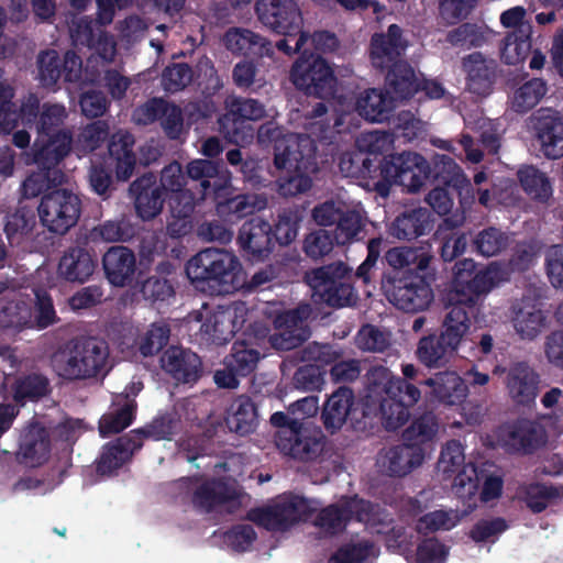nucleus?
<instances>
[{"mask_svg": "<svg viewBox=\"0 0 563 563\" xmlns=\"http://www.w3.org/2000/svg\"><path fill=\"white\" fill-rule=\"evenodd\" d=\"M311 309L308 305L299 306L295 310L282 311L277 303H264L250 310L244 302H232L217 308H202L190 314L188 322L191 329L198 327L201 340L222 344L230 341L233 335L246 323L266 319L274 323V333L268 336V342L276 350H291L300 345L309 338L306 320Z\"/></svg>", "mask_w": 563, "mask_h": 563, "instance_id": "1", "label": "nucleus"}, {"mask_svg": "<svg viewBox=\"0 0 563 563\" xmlns=\"http://www.w3.org/2000/svg\"><path fill=\"white\" fill-rule=\"evenodd\" d=\"M352 516L373 532L384 534L387 548L401 554L408 563H445L448 560L449 547L435 538L423 540L415 552L411 551V533L401 526H393L383 509L356 497L342 499L338 505L322 509L314 526L324 534H335L343 530Z\"/></svg>", "mask_w": 563, "mask_h": 563, "instance_id": "2", "label": "nucleus"}, {"mask_svg": "<svg viewBox=\"0 0 563 563\" xmlns=\"http://www.w3.org/2000/svg\"><path fill=\"white\" fill-rule=\"evenodd\" d=\"M406 48V42L401 38L400 29L391 24L387 34H375L371 42V60L376 68H386L393 65L387 75V92L372 88L360 93L355 110L361 117L372 122L386 120L397 102L412 96L416 85L413 69L406 63H397L396 59Z\"/></svg>", "mask_w": 563, "mask_h": 563, "instance_id": "3", "label": "nucleus"}, {"mask_svg": "<svg viewBox=\"0 0 563 563\" xmlns=\"http://www.w3.org/2000/svg\"><path fill=\"white\" fill-rule=\"evenodd\" d=\"M258 141L262 144L274 142L275 167L285 173L278 179L282 195L295 196L311 187V179L307 173L313 170L312 156L316 146L309 137L298 134L284 135L278 126L269 122L261 126Z\"/></svg>", "mask_w": 563, "mask_h": 563, "instance_id": "4", "label": "nucleus"}, {"mask_svg": "<svg viewBox=\"0 0 563 563\" xmlns=\"http://www.w3.org/2000/svg\"><path fill=\"white\" fill-rule=\"evenodd\" d=\"M318 410V397L308 396L290 405V416L280 411L272 415L271 422L278 428L275 440L276 446L282 453L308 461L322 451L320 430L310 428L300 421L316 416Z\"/></svg>", "mask_w": 563, "mask_h": 563, "instance_id": "5", "label": "nucleus"}, {"mask_svg": "<svg viewBox=\"0 0 563 563\" xmlns=\"http://www.w3.org/2000/svg\"><path fill=\"white\" fill-rule=\"evenodd\" d=\"M420 395L416 386L394 377L386 367H374L368 373V411L377 407L389 430L398 429L408 420V408L418 402Z\"/></svg>", "mask_w": 563, "mask_h": 563, "instance_id": "6", "label": "nucleus"}, {"mask_svg": "<svg viewBox=\"0 0 563 563\" xmlns=\"http://www.w3.org/2000/svg\"><path fill=\"white\" fill-rule=\"evenodd\" d=\"M190 282L203 289V285L231 292L245 284L243 266L239 257L227 250L206 249L192 256L186 265Z\"/></svg>", "mask_w": 563, "mask_h": 563, "instance_id": "7", "label": "nucleus"}, {"mask_svg": "<svg viewBox=\"0 0 563 563\" xmlns=\"http://www.w3.org/2000/svg\"><path fill=\"white\" fill-rule=\"evenodd\" d=\"M430 175V167L424 157L417 153H401L385 157L376 176L366 183L367 190H375L382 197L389 194L391 185H399L407 191L419 190Z\"/></svg>", "mask_w": 563, "mask_h": 563, "instance_id": "8", "label": "nucleus"}, {"mask_svg": "<svg viewBox=\"0 0 563 563\" xmlns=\"http://www.w3.org/2000/svg\"><path fill=\"white\" fill-rule=\"evenodd\" d=\"M33 299L24 300V295L10 291L0 298V327L20 330L24 327L40 329L52 324L56 313L51 297L45 290L34 287Z\"/></svg>", "mask_w": 563, "mask_h": 563, "instance_id": "9", "label": "nucleus"}, {"mask_svg": "<svg viewBox=\"0 0 563 563\" xmlns=\"http://www.w3.org/2000/svg\"><path fill=\"white\" fill-rule=\"evenodd\" d=\"M108 355V347L103 342L90 339L56 352L52 365L60 377L85 379L106 368Z\"/></svg>", "mask_w": 563, "mask_h": 563, "instance_id": "10", "label": "nucleus"}, {"mask_svg": "<svg viewBox=\"0 0 563 563\" xmlns=\"http://www.w3.org/2000/svg\"><path fill=\"white\" fill-rule=\"evenodd\" d=\"M319 507V503L300 496L283 495L271 504L252 510L250 520L272 531H285L307 520Z\"/></svg>", "mask_w": 563, "mask_h": 563, "instance_id": "11", "label": "nucleus"}, {"mask_svg": "<svg viewBox=\"0 0 563 563\" xmlns=\"http://www.w3.org/2000/svg\"><path fill=\"white\" fill-rule=\"evenodd\" d=\"M438 473L444 478H453L454 494L467 500L470 507L476 506L478 490V470L473 464H465L463 446L452 440L442 449L438 462Z\"/></svg>", "mask_w": 563, "mask_h": 563, "instance_id": "12", "label": "nucleus"}, {"mask_svg": "<svg viewBox=\"0 0 563 563\" xmlns=\"http://www.w3.org/2000/svg\"><path fill=\"white\" fill-rule=\"evenodd\" d=\"M307 282L313 290L316 300L333 307L350 305L353 289L350 285L347 268L341 264H332L318 268L307 275Z\"/></svg>", "mask_w": 563, "mask_h": 563, "instance_id": "13", "label": "nucleus"}, {"mask_svg": "<svg viewBox=\"0 0 563 563\" xmlns=\"http://www.w3.org/2000/svg\"><path fill=\"white\" fill-rule=\"evenodd\" d=\"M290 79L307 95L328 98L334 93L336 80L332 68L320 56L302 54L294 64Z\"/></svg>", "mask_w": 563, "mask_h": 563, "instance_id": "14", "label": "nucleus"}, {"mask_svg": "<svg viewBox=\"0 0 563 563\" xmlns=\"http://www.w3.org/2000/svg\"><path fill=\"white\" fill-rule=\"evenodd\" d=\"M38 216L44 227L64 234L74 227L80 216V199L68 189H55L43 196Z\"/></svg>", "mask_w": 563, "mask_h": 563, "instance_id": "15", "label": "nucleus"}, {"mask_svg": "<svg viewBox=\"0 0 563 563\" xmlns=\"http://www.w3.org/2000/svg\"><path fill=\"white\" fill-rule=\"evenodd\" d=\"M228 113L220 120V128L225 137L233 143H245L253 137L247 120H260L265 114L264 106L254 99L229 97L225 101Z\"/></svg>", "mask_w": 563, "mask_h": 563, "instance_id": "16", "label": "nucleus"}, {"mask_svg": "<svg viewBox=\"0 0 563 563\" xmlns=\"http://www.w3.org/2000/svg\"><path fill=\"white\" fill-rule=\"evenodd\" d=\"M256 14L268 29L286 37L302 29V16L296 0H257Z\"/></svg>", "mask_w": 563, "mask_h": 563, "instance_id": "17", "label": "nucleus"}, {"mask_svg": "<svg viewBox=\"0 0 563 563\" xmlns=\"http://www.w3.org/2000/svg\"><path fill=\"white\" fill-rule=\"evenodd\" d=\"M222 472H229L225 482L203 483L197 487L194 495L196 506L209 510L234 495V487L231 482H235V477L242 473L240 456L232 455L224 463L214 466L217 475Z\"/></svg>", "mask_w": 563, "mask_h": 563, "instance_id": "18", "label": "nucleus"}, {"mask_svg": "<svg viewBox=\"0 0 563 563\" xmlns=\"http://www.w3.org/2000/svg\"><path fill=\"white\" fill-rule=\"evenodd\" d=\"M151 260L142 257L136 264L135 255L124 246H112L103 255V268L108 280L118 287L132 284L136 275H142Z\"/></svg>", "mask_w": 563, "mask_h": 563, "instance_id": "19", "label": "nucleus"}, {"mask_svg": "<svg viewBox=\"0 0 563 563\" xmlns=\"http://www.w3.org/2000/svg\"><path fill=\"white\" fill-rule=\"evenodd\" d=\"M495 374L506 373L505 386L508 396L518 405L533 402L540 389V375L527 363L516 362L508 368L496 366Z\"/></svg>", "mask_w": 563, "mask_h": 563, "instance_id": "20", "label": "nucleus"}, {"mask_svg": "<svg viewBox=\"0 0 563 563\" xmlns=\"http://www.w3.org/2000/svg\"><path fill=\"white\" fill-rule=\"evenodd\" d=\"M267 334L266 323H250L244 332L245 340L234 343L232 353L225 358L224 365L241 376L250 374L261 357V352L253 344L260 345L266 340Z\"/></svg>", "mask_w": 563, "mask_h": 563, "instance_id": "21", "label": "nucleus"}, {"mask_svg": "<svg viewBox=\"0 0 563 563\" xmlns=\"http://www.w3.org/2000/svg\"><path fill=\"white\" fill-rule=\"evenodd\" d=\"M387 299L407 312L426 309L432 300V290L423 276H406L386 290Z\"/></svg>", "mask_w": 563, "mask_h": 563, "instance_id": "22", "label": "nucleus"}, {"mask_svg": "<svg viewBox=\"0 0 563 563\" xmlns=\"http://www.w3.org/2000/svg\"><path fill=\"white\" fill-rule=\"evenodd\" d=\"M71 150V134L66 130L37 134L32 147V154H26V163H34L44 169H57V165Z\"/></svg>", "mask_w": 563, "mask_h": 563, "instance_id": "23", "label": "nucleus"}, {"mask_svg": "<svg viewBox=\"0 0 563 563\" xmlns=\"http://www.w3.org/2000/svg\"><path fill=\"white\" fill-rule=\"evenodd\" d=\"M13 90L0 82V132H10L20 124H32L37 117L38 99L29 95L18 107L12 102Z\"/></svg>", "mask_w": 563, "mask_h": 563, "instance_id": "24", "label": "nucleus"}, {"mask_svg": "<svg viewBox=\"0 0 563 563\" xmlns=\"http://www.w3.org/2000/svg\"><path fill=\"white\" fill-rule=\"evenodd\" d=\"M271 224L256 217L246 221L240 229L238 244L246 260L264 261L273 251Z\"/></svg>", "mask_w": 563, "mask_h": 563, "instance_id": "25", "label": "nucleus"}, {"mask_svg": "<svg viewBox=\"0 0 563 563\" xmlns=\"http://www.w3.org/2000/svg\"><path fill=\"white\" fill-rule=\"evenodd\" d=\"M70 36L75 45H86L103 60L111 62L115 55L113 38L87 16H75L69 25Z\"/></svg>", "mask_w": 563, "mask_h": 563, "instance_id": "26", "label": "nucleus"}, {"mask_svg": "<svg viewBox=\"0 0 563 563\" xmlns=\"http://www.w3.org/2000/svg\"><path fill=\"white\" fill-rule=\"evenodd\" d=\"M536 136L548 158L563 156V117L553 110H541L533 118Z\"/></svg>", "mask_w": 563, "mask_h": 563, "instance_id": "27", "label": "nucleus"}, {"mask_svg": "<svg viewBox=\"0 0 563 563\" xmlns=\"http://www.w3.org/2000/svg\"><path fill=\"white\" fill-rule=\"evenodd\" d=\"M424 459L423 448L404 443L382 451L377 457V467L390 476H405L420 466Z\"/></svg>", "mask_w": 563, "mask_h": 563, "instance_id": "28", "label": "nucleus"}, {"mask_svg": "<svg viewBox=\"0 0 563 563\" xmlns=\"http://www.w3.org/2000/svg\"><path fill=\"white\" fill-rule=\"evenodd\" d=\"M163 369L177 383L191 384L199 377L200 360L197 354L172 346L161 358Z\"/></svg>", "mask_w": 563, "mask_h": 563, "instance_id": "29", "label": "nucleus"}, {"mask_svg": "<svg viewBox=\"0 0 563 563\" xmlns=\"http://www.w3.org/2000/svg\"><path fill=\"white\" fill-rule=\"evenodd\" d=\"M424 385L430 388V396L446 406L461 405L468 395L464 379L455 372H441L427 379Z\"/></svg>", "mask_w": 563, "mask_h": 563, "instance_id": "30", "label": "nucleus"}, {"mask_svg": "<svg viewBox=\"0 0 563 563\" xmlns=\"http://www.w3.org/2000/svg\"><path fill=\"white\" fill-rule=\"evenodd\" d=\"M97 266L95 256L82 246L66 250L58 263V276L67 282L85 283Z\"/></svg>", "mask_w": 563, "mask_h": 563, "instance_id": "31", "label": "nucleus"}, {"mask_svg": "<svg viewBox=\"0 0 563 563\" xmlns=\"http://www.w3.org/2000/svg\"><path fill=\"white\" fill-rule=\"evenodd\" d=\"M498 441L512 450H528L543 444L545 435L534 422L522 420L501 427L498 431Z\"/></svg>", "mask_w": 563, "mask_h": 563, "instance_id": "32", "label": "nucleus"}, {"mask_svg": "<svg viewBox=\"0 0 563 563\" xmlns=\"http://www.w3.org/2000/svg\"><path fill=\"white\" fill-rule=\"evenodd\" d=\"M49 456V441L46 430L38 424H32L22 435L18 460L29 467L44 464Z\"/></svg>", "mask_w": 563, "mask_h": 563, "instance_id": "33", "label": "nucleus"}, {"mask_svg": "<svg viewBox=\"0 0 563 563\" xmlns=\"http://www.w3.org/2000/svg\"><path fill=\"white\" fill-rule=\"evenodd\" d=\"M438 177L449 187L454 188L460 197L463 210L474 202V194L470 180L457 164L446 155H438L434 159Z\"/></svg>", "mask_w": 563, "mask_h": 563, "instance_id": "34", "label": "nucleus"}, {"mask_svg": "<svg viewBox=\"0 0 563 563\" xmlns=\"http://www.w3.org/2000/svg\"><path fill=\"white\" fill-rule=\"evenodd\" d=\"M509 272L510 269L506 265L499 263L489 264L485 269L475 273L466 295L457 298L456 301L467 307H473L481 296L488 294L495 286L506 280Z\"/></svg>", "mask_w": 563, "mask_h": 563, "instance_id": "35", "label": "nucleus"}, {"mask_svg": "<svg viewBox=\"0 0 563 563\" xmlns=\"http://www.w3.org/2000/svg\"><path fill=\"white\" fill-rule=\"evenodd\" d=\"M368 218L360 203H349L335 227L333 239L336 244L345 245L363 238Z\"/></svg>", "mask_w": 563, "mask_h": 563, "instance_id": "36", "label": "nucleus"}, {"mask_svg": "<svg viewBox=\"0 0 563 563\" xmlns=\"http://www.w3.org/2000/svg\"><path fill=\"white\" fill-rule=\"evenodd\" d=\"M512 313L514 329L522 340H534L547 327L544 313L532 303H517L512 308Z\"/></svg>", "mask_w": 563, "mask_h": 563, "instance_id": "37", "label": "nucleus"}, {"mask_svg": "<svg viewBox=\"0 0 563 563\" xmlns=\"http://www.w3.org/2000/svg\"><path fill=\"white\" fill-rule=\"evenodd\" d=\"M141 446L139 432H132L129 437L119 439L114 444L104 446L98 462V472L110 475L121 467Z\"/></svg>", "mask_w": 563, "mask_h": 563, "instance_id": "38", "label": "nucleus"}, {"mask_svg": "<svg viewBox=\"0 0 563 563\" xmlns=\"http://www.w3.org/2000/svg\"><path fill=\"white\" fill-rule=\"evenodd\" d=\"M467 75V87L477 96H486L492 90L494 63L483 57L481 53L467 56L463 63Z\"/></svg>", "mask_w": 563, "mask_h": 563, "instance_id": "39", "label": "nucleus"}, {"mask_svg": "<svg viewBox=\"0 0 563 563\" xmlns=\"http://www.w3.org/2000/svg\"><path fill=\"white\" fill-rule=\"evenodd\" d=\"M134 140L128 132L120 131L112 135L109 144L111 164L117 177L126 180L133 174L135 156L132 152Z\"/></svg>", "mask_w": 563, "mask_h": 563, "instance_id": "40", "label": "nucleus"}, {"mask_svg": "<svg viewBox=\"0 0 563 563\" xmlns=\"http://www.w3.org/2000/svg\"><path fill=\"white\" fill-rule=\"evenodd\" d=\"M228 49L236 54L271 55L272 45L262 36L244 29H231L223 38Z\"/></svg>", "mask_w": 563, "mask_h": 563, "instance_id": "41", "label": "nucleus"}, {"mask_svg": "<svg viewBox=\"0 0 563 563\" xmlns=\"http://www.w3.org/2000/svg\"><path fill=\"white\" fill-rule=\"evenodd\" d=\"M131 191L135 197V209L140 218L150 220L156 217L163 207L159 187L152 186L151 177H143L134 181Z\"/></svg>", "mask_w": 563, "mask_h": 563, "instance_id": "42", "label": "nucleus"}, {"mask_svg": "<svg viewBox=\"0 0 563 563\" xmlns=\"http://www.w3.org/2000/svg\"><path fill=\"white\" fill-rule=\"evenodd\" d=\"M465 306L464 303L455 301V303L449 308L443 320V329L440 338L453 353L456 352L470 329V320L464 309Z\"/></svg>", "mask_w": 563, "mask_h": 563, "instance_id": "43", "label": "nucleus"}, {"mask_svg": "<svg viewBox=\"0 0 563 563\" xmlns=\"http://www.w3.org/2000/svg\"><path fill=\"white\" fill-rule=\"evenodd\" d=\"M465 306L464 303L455 301V303L449 308L443 320V329L440 338L453 353L456 352L470 329V320L464 309Z\"/></svg>", "mask_w": 563, "mask_h": 563, "instance_id": "44", "label": "nucleus"}, {"mask_svg": "<svg viewBox=\"0 0 563 563\" xmlns=\"http://www.w3.org/2000/svg\"><path fill=\"white\" fill-rule=\"evenodd\" d=\"M353 399L352 390L345 387L339 388L329 397L322 410L323 423L328 430H339L345 423Z\"/></svg>", "mask_w": 563, "mask_h": 563, "instance_id": "45", "label": "nucleus"}, {"mask_svg": "<svg viewBox=\"0 0 563 563\" xmlns=\"http://www.w3.org/2000/svg\"><path fill=\"white\" fill-rule=\"evenodd\" d=\"M134 409L135 405L132 399L118 397L110 410L100 419L101 437L106 438L128 428L132 422Z\"/></svg>", "mask_w": 563, "mask_h": 563, "instance_id": "46", "label": "nucleus"}, {"mask_svg": "<svg viewBox=\"0 0 563 563\" xmlns=\"http://www.w3.org/2000/svg\"><path fill=\"white\" fill-rule=\"evenodd\" d=\"M338 104L340 108H335L336 118L334 123L330 124L329 120L324 117L327 112L325 107L322 103H318L313 108L312 114L306 118L303 126L309 132V135L303 136L309 137L314 143L311 137L321 141L330 139L335 129H338V132H341V129H339L343 124V115L341 112L345 109L341 98L338 100Z\"/></svg>", "mask_w": 563, "mask_h": 563, "instance_id": "47", "label": "nucleus"}, {"mask_svg": "<svg viewBox=\"0 0 563 563\" xmlns=\"http://www.w3.org/2000/svg\"><path fill=\"white\" fill-rule=\"evenodd\" d=\"M429 224V213L418 208L404 212L389 227L390 235L398 240H411L422 235Z\"/></svg>", "mask_w": 563, "mask_h": 563, "instance_id": "48", "label": "nucleus"}, {"mask_svg": "<svg viewBox=\"0 0 563 563\" xmlns=\"http://www.w3.org/2000/svg\"><path fill=\"white\" fill-rule=\"evenodd\" d=\"M225 422L228 428L241 435L251 433L257 422L256 409L246 397L235 399L228 411Z\"/></svg>", "mask_w": 563, "mask_h": 563, "instance_id": "49", "label": "nucleus"}, {"mask_svg": "<svg viewBox=\"0 0 563 563\" xmlns=\"http://www.w3.org/2000/svg\"><path fill=\"white\" fill-rule=\"evenodd\" d=\"M438 421L431 413L416 419L404 433L407 445L423 448L426 456L432 452L431 443L438 433Z\"/></svg>", "mask_w": 563, "mask_h": 563, "instance_id": "50", "label": "nucleus"}, {"mask_svg": "<svg viewBox=\"0 0 563 563\" xmlns=\"http://www.w3.org/2000/svg\"><path fill=\"white\" fill-rule=\"evenodd\" d=\"M169 207L172 219L167 225L168 233L174 238L187 234L191 230L190 216L195 207V198L191 192L176 195Z\"/></svg>", "mask_w": 563, "mask_h": 563, "instance_id": "51", "label": "nucleus"}, {"mask_svg": "<svg viewBox=\"0 0 563 563\" xmlns=\"http://www.w3.org/2000/svg\"><path fill=\"white\" fill-rule=\"evenodd\" d=\"M463 501L467 505V510L462 512L454 509H438L421 516L417 521V530L419 532H434L453 529L475 507H470L467 500Z\"/></svg>", "mask_w": 563, "mask_h": 563, "instance_id": "52", "label": "nucleus"}, {"mask_svg": "<svg viewBox=\"0 0 563 563\" xmlns=\"http://www.w3.org/2000/svg\"><path fill=\"white\" fill-rule=\"evenodd\" d=\"M267 200L261 195H241L218 205L219 216L234 221L266 207Z\"/></svg>", "mask_w": 563, "mask_h": 563, "instance_id": "53", "label": "nucleus"}, {"mask_svg": "<svg viewBox=\"0 0 563 563\" xmlns=\"http://www.w3.org/2000/svg\"><path fill=\"white\" fill-rule=\"evenodd\" d=\"M518 179L525 192L534 200L545 202L552 196V185L547 175L534 166H522Z\"/></svg>", "mask_w": 563, "mask_h": 563, "instance_id": "54", "label": "nucleus"}, {"mask_svg": "<svg viewBox=\"0 0 563 563\" xmlns=\"http://www.w3.org/2000/svg\"><path fill=\"white\" fill-rule=\"evenodd\" d=\"M339 167L345 177L360 178L362 186L366 189V183L371 179V176H376L379 172V166H374L372 159L360 151L344 153L340 158Z\"/></svg>", "mask_w": 563, "mask_h": 563, "instance_id": "55", "label": "nucleus"}, {"mask_svg": "<svg viewBox=\"0 0 563 563\" xmlns=\"http://www.w3.org/2000/svg\"><path fill=\"white\" fill-rule=\"evenodd\" d=\"M452 355L453 352L440 336H424L419 341L417 356L428 367H440L448 363Z\"/></svg>", "mask_w": 563, "mask_h": 563, "instance_id": "56", "label": "nucleus"}, {"mask_svg": "<svg viewBox=\"0 0 563 563\" xmlns=\"http://www.w3.org/2000/svg\"><path fill=\"white\" fill-rule=\"evenodd\" d=\"M378 552V548L369 541L357 540L342 547L329 563H371Z\"/></svg>", "mask_w": 563, "mask_h": 563, "instance_id": "57", "label": "nucleus"}, {"mask_svg": "<svg viewBox=\"0 0 563 563\" xmlns=\"http://www.w3.org/2000/svg\"><path fill=\"white\" fill-rule=\"evenodd\" d=\"M547 92L545 82L536 78L520 86L510 100L511 109L516 112H527L536 107Z\"/></svg>", "mask_w": 563, "mask_h": 563, "instance_id": "58", "label": "nucleus"}, {"mask_svg": "<svg viewBox=\"0 0 563 563\" xmlns=\"http://www.w3.org/2000/svg\"><path fill=\"white\" fill-rule=\"evenodd\" d=\"M387 263L396 269L413 265L419 272H424L432 256L423 250L410 247H394L386 253Z\"/></svg>", "mask_w": 563, "mask_h": 563, "instance_id": "59", "label": "nucleus"}, {"mask_svg": "<svg viewBox=\"0 0 563 563\" xmlns=\"http://www.w3.org/2000/svg\"><path fill=\"white\" fill-rule=\"evenodd\" d=\"M35 225V217L32 210L20 208L15 212L8 216L4 232L9 242L19 244L27 236Z\"/></svg>", "mask_w": 563, "mask_h": 563, "instance_id": "60", "label": "nucleus"}, {"mask_svg": "<svg viewBox=\"0 0 563 563\" xmlns=\"http://www.w3.org/2000/svg\"><path fill=\"white\" fill-rule=\"evenodd\" d=\"M561 497H563V486L532 484L527 487L525 499L532 511L540 512L551 501Z\"/></svg>", "mask_w": 563, "mask_h": 563, "instance_id": "61", "label": "nucleus"}, {"mask_svg": "<svg viewBox=\"0 0 563 563\" xmlns=\"http://www.w3.org/2000/svg\"><path fill=\"white\" fill-rule=\"evenodd\" d=\"M108 133L109 126L104 121H97L87 125L75 143V152L78 156H81L96 150L106 140Z\"/></svg>", "mask_w": 563, "mask_h": 563, "instance_id": "62", "label": "nucleus"}, {"mask_svg": "<svg viewBox=\"0 0 563 563\" xmlns=\"http://www.w3.org/2000/svg\"><path fill=\"white\" fill-rule=\"evenodd\" d=\"M169 334L170 329L167 323L163 321L152 323L140 342L142 355L150 356L159 352L168 342Z\"/></svg>", "mask_w": 563, "mask_h": 563, "instance_id": "63", "label": "nucleus"}, {"mask_svg": "<svg viewBox=\"0 0 563 563\" xmlns=\"http://www.w3.org/2000/svg\"><path fill=\"white\" fill-rule=\"evenodd\" d=\"M508 236L495 228L483 230L474 239L477 252L487 257L500 253L508 245Z\"/></svg>", "mask_w": 563, "mask_h": 563, "instance_id": "64", "label": "nucleus"}]
</instances>
